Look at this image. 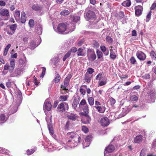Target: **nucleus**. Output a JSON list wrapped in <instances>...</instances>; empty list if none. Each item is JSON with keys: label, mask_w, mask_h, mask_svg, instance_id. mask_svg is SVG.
Instances as JSON below:
<instances>
[{"label": "nucleus", "mask_w": 156, "mask_h": 156, "mask_svg": "<svg viewBox=\"0 0 156 156\" xmlns=\"http://www.w3.org/2000/svg\"><path fill=\"white\" fill-rule=\"evenodd\" d=\"M72 77V75L71 74H69L66 78H65L63 86L62 85L61 87L63 89L66 90V87L69 84V82L70 79Z\"/></svg>", "instance_id": "10"}, {"label": "nucleus", "mask_w": 156, "mask_h": 156, "mask_svg": "<svg viewBox=\"0 0 156 156\" xmlns=\"http://www.w3.org/2000/svg\"><path fill=\"white\" fill-rule=\"evenodd\" d=\"M110 103L111 105H113L115 103V101L113 98H111L110 100Z\"/></svg>", "instance_id": "56"}, {"label": "nucleus", "mask_w": 156, "mask_h": 156, "mask_svg": "<svg viewBox=\"0 0 156 156\" xmlns=\"http://www.w3.org/2000/svg\"><path fill=\"white\" fill-rule=\"evenodd\" d=\"M97 53L98 58H100L103 56L102 53L100 51H97Z\"/></svg>", "instance_id": "49"}, {"label": "nucleus", "mask_w": 156, "mask_h": 156, "mask_svg": "<svg viewBox=\"0 0 156 156\" xmlns=\"http://www.w3.org/2000/svg\"><path fill=\"white\" fill-rule=\"evenodd\" d=\"M151 16V12H150L147 16V18L146 19V22H148L150 20Z\"/></svg>", "instance_id": "58"}, {"label": "nucleus", "mask_w": 156, "mask_h": 156, "mask_svg": "<svg viewBox=\"0 0 156 156\" xmlns=\"http://www.w3.org/2000/svg\"><path fill=\"white\" fill-rule=\"evenodd\" d=\"M78 104V102L76 100H74L73 103L72 107L73 108L75 109Z\"/></svg>", "instance_id": "46"}, {"label": "nucleus", "mask_w": 156, "mask_h": 156, "mask_svg": "<svg viewBox=\"0 0 156 156\" xmlns=\"http://www.w3.org/2000/svg\"><path fill=\"white\" fill-rule=\"evenodd\" d=\"M130 100L133 101H136L138 99V95H135L133 94H131L130 96Z\"/></svg>", "instance_id": "26"}, {"label": "nucleus", "mask_w": 156, "mask_h": 156, "mask_svg": "<svg viewBox=\"0 0 156 156\" xmlns=\"http://www.w3.org/2000/svg\"><path fill=\"white\" fill-rule=\"evenodd\" d=\"M42 69V73L40 76V77L43 78L46 72V68L45 67H43Z\"/></svg>", "instance_id": "51"}, {"label": "nucleus", "mask_w": 156, "mask_h": 156, "mask_svg": "<svg viewBox=\"0 0 156 156\" xmlns=\"http://www.w3.org/2000/svg\"><path fill=\"white\" fill-rule=\"evenodd\" d=\"M68 119L72 120H75L78 117V116L76 114H70L67 116Z\"/></svg>", "instance_id": "28"}, {"label": "nucleus", "mask_w": 156, "mask_h": 156, "mask_svg": "<svg viewBox=\"0 0 156 156\" xmlns=\"http://www.w3.org/2000/svg\"><path fill=\"white\" fill-rule=\"evenodd\" d=\"M69 14V12L66 9H64L63 10H62V11H61L60 12V14L61 15H68Z\"/></svg>", "instance_id": "41"}, {"label": "nucleus", "mask_w": 156, "mask_h": 156, "mask_svg": "<svg viewBox=\"0 0 156 156\" xmlns=\"http://www.w3.org/2000/svg\"><path fill=\"white\" fill-rule=\"evenodd\" d=\"M6 5L5 2L2 0H0V6H4Z\"/></svg>", "instance_id": "64"}, {"label": "nucleus", "mask_w": 156, "mask_h": 156, "mask_svg": "<svg viewBox=\"0 0 156 156\" xmlns=\"http://www.w3.org/2000/svg\"><path fill=\"white\" fill-rule=\"evenodd\" d=\"M81 114L83 115H84L85 117L83 118L82 119V122L84 124H87L90 123L91 119L88 114H84L83 112H81Z\"/></svg>", "instance_id": "14"}, {"label": "nucleus", "mask_w": 156, "mask_h": 156, "mask_svg": "<svg viewBox=\"0 0 156 156\" xmlns=\"http://www.w3.org/2000/svg\"><path fill=\"white\" fill-rule=\"evenodd\" d=\"M102 73H99L95 77V79L96 80H100L101 78H102Z\"/></svg>", "instance_id": "52"}, {"label": "nucleus", "mask_w": 156, "mask_h": 156, "mask_svg": "<svg viewBox=\"0 0 156 156\" xmlns=\"http://www.w3.org/2000/svg\"><path fill=\"white\" fill-rule=\"evenodd\" d=\"M0 15L2 16L6 17L5 18L3 19V20H8L9 19L8 16L9 15V10L6 9H3L1 10L0 11Z\"/></svg>", "instance_id": "7"}, {"label": "nucleus", "mask_w": 156, "mask_h": 156, "mask_svg": "<svg viewBox=\"0 0 156 156\" xmlns=\"http://www.w3.org/2000/svg\"><path fill=\"white\" fill-rule=\"evenodd\" d=\"M69 108L68 104L66 102L60 103L58 106L57 109L59 112H63Z\"/></svg>", "instance_id": "4"}, {"label": "nucleus", "mask_w": 156, "mask_h": 156, "mask_svg": "<svg viewBox=\"0 0 156 156\" xmlns=\"http://www.w3.org/2000/svg\"><path fill=\"white\" fill-rule=\"evenodd\" d=\"M83 49L82 48H79L77 51V54L78 56H84L85 53L83 51Z\"/></svg>", "instance_id": "29"}, {"label": "nucleus", "mask_w": 156, "mask_h": 156, "mask_svg": "<svg viewBox=\"0 0 156 156\" xmlns=\"http://www.w3.org/2000/svg\"><path fill=\"white\" fill-rule=\"evenodd\" d=\"M91 140V137L90 136H88L86 137L85 142L83 144V146L85 147H88L90 144V142Z\"/></svg>", "instance_id": "20"}, {"label": "nucleus", "mask_w": 156, "mask_h": 156, "mask_svg": "<svg viewBox=\"0 0 156 156\" xmlns=\"http://www.w3.org/2000/svg\"><path fill=\"white\" fill-rule=\"evenodd\" d=\"M56 74H57L56 76L55 77L54 79L55 82V83H58L60 80V76L57 73V72L56 73Z\"/></svg>", "instance_id": "43"}, {"label": "nucleus", "mask_w": 156, "mask_h": 156, "mask_svg": "<svg viewBox=\"0 0 156 156\" xmlns=\"http://www.w3.org/2000/svg\"><path fill=\"white\" fill-rule=\"evenodd\" d=\"M106 41L108 42L109 43H111L112 41V39L109 37H107L106 38Z\"/></svg>", "instance_id": "60"}, {"label": "nucleus", "mask_w": 156, "mask_h": 156, "mask_svg": "<svg viewBox=\"0 0 156 156\" xmlns=\"http://www.w3.org/2000/svg\"><path fill=\"white\" fill-rule=\"evenodd\" d=\"M35 151L33 149H31L30 150H28L27 151V155H29L35 152Z\"/></svg>", "instance_id": "54"}, {"label": "nucleus", "mask_w": 156, "mask_h": 156, "mask_svg": "<svg viewBox=\"0 0 156 156\" xmlns=\"http://www.w3.org/2000/svg\"><path fill=\"white\" fill-rule=\"evenodd\" d=\"M87 20H95L96 18V15L94 12L91 10L88 11L86 14Z\"/></svg>", "instance_id": "6"}, {"label": "nucleus", "mask_w": 156, "mask_h": 156, "mask_svg": "<svg viewBox=\"0 0 156 156\" xmlns=\"http://www.w3.org/2000/svg\"><path fill=\"white\" fill-rule=\"evenodd\" d=\"M11 83L10 80L9 79L8 80L7 82L6 83V87L8 88L11 87Z\"/></svg>", "instance_id": "55"}, {"label": "nucleus", "mask_w": 156, "mask_h": 156, "mask_svg": "<svg viewBox=\"0 0 156 156\" xmlns=\"http://www.w3.org/2000/svg\"><path fill=\"white\" fill-rule=\"evenodd\" d=\"M32 9L35 11H39L41 9V7L38 5H34L32 7Z\"/></svg>", "instance_id": "35"}, {"label": "nucleus", "mask_w": 156, "mask_h": 156, "mask_svg": "<svg viewBox=\"0 0 156 156\" xmlns=\"http://www.w3.org/2000/svg\"><path fill=\"white\" fill-rule=\"evenodd\" d=\"M142 77L144 79H148L150 78V75L148 73L142 76Z\"/></svg>", "instance_id": "57"}, {"label": "nucleus", "mask_w": 156, "mask_h": 156, "mask_svg": "<svg viewBox=\"0 0 156 156\" xmlns=\"http://www.w3.org/2000/svg\"><path fill=\"white\" fill-rule=\"evenodd\" d=\"M71 19L74 22H77L80 20V17L79 16H73L71 17Z\"/></svg>", "instance_id": "38"}, {"label": "nucleus", "mask_w": 156, "mask_h": 156, "mask_svg": "<svg viewBox=\"0 0 156 156\" xmlns=\"http://www.w3.org/2000/svg\"><path fill=\"white\" fill-rule=\"evenodd\" d=\"M87 105L86 100L84 99L82 100L79 104V106L81 107L82 106H84Z\"/></svg>", "instance_id": "45"}, {"label": "nucleus", "mask_w": 156, "mask_h": 156, "mask_svg": "<svg viewBox=\"0 0 156 156\" xmlns=\"http://www.w3.org/2000/svg\"><path fill=\"white\" fill-rule=\"evenodd\" d=\"M68 98V96L67 95L61 96L59 97V99L61 101H64L67 100Z\"/></svg>", "instance_id": "36"}, {"label": "nucleus", "mask_w": 156, "mask_h": 156, "mask_svg": "<svg viewBox=\"0 0 156 156\" xmlns=\"http://www.w3.org/2000/svg\"><path fill=\"white\" fill-rule=\"evenodd\" d=\"M80 91L82 94L84 95L85 94L86 91L84 89L81 87L80 89Z\"/></svg>", "instance_id": "61"}, {"label": "nucleus", "mask_w": 156, "mask_h": 156, "mask_svg": "<svg viewBox=\"0 0 156 156\" xmlns=\"http://www.w3.org/2000/svg\"><path fill=\"white\" fill-rule=\"evenodd\" d=\"M27 61L25 57H24L22 59H20L19 60V63L20 67H23V68L20 69V70L23 71L24 70V67H25L26 65Z\"/></svg>", "instance_id": "15"}, {"label": "nucleus", "mask_w": 156, "mask_h": 156, "mask_svg": "<svg viewBox=\"0 0 156 156\" xmlns=\"http://www.w3.org/2000/svg\"><path fill=\"white\" fill-rule=\"evenodd\" d=\"M10 30H8L7 33L9 35L13 34L17 28V25L16 24H13L9 26Z\"/></svg>", "instance_id": "12"}, {"label": "nucleus", "mask_w": 156, "mask_h": 156, "mask_svg": "<svg viewBox=\"0 0 156 156\" xmlns=\"http://www.w3.org/2000/svg\"><path fill=\"white\" fill-rule=\"evenodd\" d=\"M83 110L85 113L84 114H88L89 111V108L88 106V105H87L83 106L82 107Z\"/></svg>", "instance_id": "33"}, {"label": "nucleus", "mask_w": 156, "mask_h": 156, "mask_svg": "<svg viewBox=\"0 0 156 156\" xmlns=\"http://www.w3.org/2000/svg\"><path fill=\"white\" fill-rule=\"evenodd\" d=\"M40 44L39 43H37L36 41H32L30 43V46L31 49H34L37 46Z\"/></svg>", "instance_id": "27"}, {"label": "nucleus", "mask_w": 156, "mask_h": 156, "mask_svg": "<svg viewBox=\"0 0 156 156\" xmlns=\"http://www.w3.org/2000/svg\"><path fill=\"white\" fill-rule=\"evenodd\" d=\"M87 56L88 60L93 61L96 58V56L93 49H88L87 50Z\"/></svg>", "instance_id": "2"}, {"label": "nucleus", "mask_w": 156, "mask_h": 156, "mask_svg": "<svg viewBox=\"0 0 156 156\" xmlns=\"http://www.w3.org/2000/svg\"><path fill=\"white\" fill-rule=\"evenodd\" d=\"M29 24L30 27H33L34 25V21L32 19L30 20L29 22Z\"/></svg>", "instance_id": "47"}, {"label": "nucleus", "mask_w": 156, "mask_h": 156, "mask_svg": "<svg viewBox=\"0 0 156 156\" xmlns=\"http://www.w3.org/2000/svg\"><path fill=\"white\" fill-rule=\"evenodd\" d=\"M110 58L113 60L115 59L117 54L116 47H113L111 46V48L110 49Z\"/></svg>", "instance_id": "5"}, {"label": "nucleus", "mask_w": 156, "mask_h": 156, "mask_svg": "<svg viewBox=\"0 0 156 156\" xmlns=\"http://www.w3.org/2000/svg\"><path fill=\"white\" fill-rule=\"evenodd\" d=\"M82 130L85 133H87L88 132V128L85 126H82Z\"/></svg>", "instance_id": "48"}, {"label": "nucleus", "mask_w": 156, "mask_h": 156, "mask_svg": "<svg viewBox=\"0 0 156 156\" xmlns=\"http://www.w3.org/2000/svg\"><path fill=\"white\" fill-rule=\"evenodd\" d=\"M91 77L89 76L88 74L86 73L85 76V81L87 82V83H89L90 82V80H91Z\"/></svg>", "instance_id": "40"}, {"label": "nucleus", "mask_w": 156, "mask_h": 156, "mask_svg": "<svg viewBox=\"0 0 156 156\" xmlns=\"http://www.w3.org/2000/svg\"><path fill=\"white\" fill-rule=\"evenodd\" d=\"M14 16L17 22H20L21 21V17L20 16V12L19 10H16L15 11Z\"/></svg>", "instance_id": "21"}, {"label": "nucleus", "mask_w": 156, "mask_h": 156, "mask_svg": "<svg viewBox=\"0 0 156 156\" xmlns=\"http://www.w3.org/2000/svg\"><path fill=\"white\" fill-rule=\"evenodd\" d=\"M51 115L47 116L46 118V120L47 121L48 125V127L50 134L52 135L54 133L52 126L51 123Z\"/></svg>", "instance_id": "3"}, {"label": "nucleus", "mask_w": 156, "mask_h": 156, "mask_svg": "<svg viewBox=\"0 0 156 156\" xmlns=\"http://www.w3.org/2000/svg\"><path fill=\"white\" fill-rule=\"evenodd\" d=\"M69 51H70L71 53V52H75L77 51V49L75 47H73Z\"/></svg>", "instance_id": "59"}, {"label": "nucleus", "mask_w": 156, "mask_h": 156, "mask_svg": "<svg viewBox=\"0 0 156 156\" xmlns=\"http://www.w3.org/2000/svg\"><path fill=\"white\" fill-rule=\"evenodd\" d=\"M129 60L130 62V63L132 64H135V63L136 62V60L135 59V58L133 57H132Z\"/></svg>", "instance_id": "53"}, {"label": "nucleus", "mask_w": 156, "mask_h": 156, "mask_svg": "<svg viewBox=\"0 0 156 156\" xmlns=\"http://www.w3.org/2000/svg\"><path fill=\"white\" fill-rule=\"evenodd\" d=\"M135 13L137 16H140L142 13V7L141 6H138L135 7Z\"/></svg>", "instance_id": "19"}, {"label": "nucleus", "mask_w": 156, "mask_h": 156, "mask_svg": "<svg viewBox=\"0 0 156 156\" xmlns=\"http://www.w3.org/2000/svg\"><path fill=\"white\" fill-rule=\"evenodd\" d=\"M100 122L101 125L105 127L107 126L109 124V120L106 117L102 118L100 120Z\"/></svg>", "instance_id": "16"}, {"label": "nucleus", "mask_w": 156, "mask_h": 156, "mask_svg": "<svg viewBox=\"0 0 156 156\" xmlns=\"http://www.w3.org/2000/svg\"><path fill=\"white\" fill-rule=\"evenodd\" d=\"M107 83V78L106 77L103 78L102 80L99 83V85L100 86H102L105 85Z\"/></svg>", "instance_id": "34"}, {"label": "nucleus", "mask_w": 156, "mask_h": 156, "mask_svg": "<svg viewBox=\"0 0 156 156\" xmlns=\"http://www.w3.org/2000/svg\"><path fill=\"white\" fill-rule=\"evenodd\" d=\"M137 57L141 61H144L146 58V55L143 52L138 51L136 53Z\"/></svg>", "instance_id": "11"}, {"label": "nucleus", "mask_w": 156, "mask_h": 156, "mask_svg": "<svg viewBox=\"0 0 156 156\" xmlns=\"http://www.w3.org/2000/svg\"><path fill=\"white\" fill-rule=\"evenodd\" d=\"M94 72V69L91 68H88L87 72L86 73H88L89 74H91Z\"/></svg>", "instance_id": "50"}, {"label": "nucleus", "mask_w": 156, "mask_h": 156, "mask_svg": "<svg viewBox=\"0 0 156 156\" xmlns=\"http://www.w3.org/2000/svg\"><path fill=\"white\" fill-rule=\"evenodd\" d=\"M122 5L125 7H129L131 5L130 0H126L123 2L122 3Z\"/></svg>", "instance_id": "31"}, {"label": "nucleus", "mask_w": 156, "mask_h": 156, "mask_svg": "<svg viewBox=\"0 0 156 156\" xmlns=\"http://www.w3.org/2000/svg\"><path fill=\"white\" fill-rule=\"evenodd\" d=\"M42 27L41 25L39 24H37L35 28V31L39 35L41 34L42 32Z\"/></svg>", "instance_id": "25"}, {"label": "nucleus", "mask_w": 156, "mask_h": 156, "mask_svg": "<svg viewBox=\"0 0 156 156\" xmlns=\"http://www.w3.org/2000/svg\"><path fill=\"white\" fill-rule=\"evenodd\" d=\"M143 140V136L141 135L136 136L134 139V143L139 144Z\"/></svg>", "instance_id": "22"}, {"label": "nucleus", "mask_w": 156, "mask_h": 156, "mask_svg": "<svg viewBox=\"0 0 156 156\" xmlns=\"http://www.w3.org/2000/svg\"><path fill=\"white\" fill-rule=\"evenodd\" d=\"M150 55L151 58L156 60V54L153 51H151L150 53Z\"/></svg>", "instance_id": "44"}, {"label": "nucleus", "mask_w": 156, "mask_h": 156, "mask_svg": "<svg viewBox=\"0 0 156 156\" xmlns=\"http://www.w3.org/2000/svg\"><path fill=\"white\" fill-rule=\"evenodd\" d=\"M132 108V107L129 105V106L123 108V111L122 114H121V117H122L124 116L125 115L128 113Z\"/></svg>", "instance_id": "17"}, {"label": "nucleus", "mask_w": 156, "mask_h": 156, "mask_svg": "<svg viewBox=\"0 0 156 156\" xmlns=\"http://www.w3.org/2000/svg\"><path fill=\"white\" fill-rule=\"evenodd\" d=\"M66 34L70 33L74 30L75 28V25L73 23L69 24H66Z\"/></svg>", "instance_id": "8"}, {"label": "nucleus", "mask_w": 156, "mask_h": 156, "mask_svg": "<svg viewBox=\"0 0 156 156\" xmlns=\"http://www.w3.org/2000/svg\"><path fill=\"white\" fill-rule=\"evenodd\" d=\"M16 60L14 59H12L10 60V64L9 66V71L11 73L12 72L15 67V62Z\"/></svg>", "instance_id": "23"}, {"label": "nucleus", "mask_w": 156, "mask_h": 156, "mask_svg": "<svg viewBox=\"0 0 156 156\" xmlns=\"http://www.w3.org/2000/svg\"><path fill=\"white\" fill-rule=\"evenodd\" d=\"M95 108L100 113H103L105 111L106 108L104 106H95Z\"/></svg>", "instance_id": "24"}, {"label": "nucleus", "mask_w": 156, "mask_h": 156, "mask_svg": "<svg viewBox=\"0 0 156 156\" xmlns=\"http://www.w3.org/2000/svg\"><path fill=\"white\" fill-rule=\"evenodd\" d=\"M156 8V3H154L152 4L151 7L150 9L151 10L154 9Z\"/></svg>", "instance_id": "62"}, {"label": "nucleus", "mask_w": 156, "mask_h": 156, "mask_svg": "<svg viewBox=\"0 0 156 156\" xmlns=\"http://www.w3.org/2000/svg\"><path fill=\"white\" fill-rule=\"evenodd\" d=\"M66 24L63 23L59 24L57 27L58 32L59 33L66 34Z\"/></svg>", "instance_id": "9"}, {"label": "nucleus", "mask_w": 156, "mask_h": 156, "mask_svg": "<svg viewBox=\"0 0 156 156\" xmlns=\"http://www.w3.org/2000/svg\"><path fill=\"white\" fill-rule=\"evenodd\" d=\"M67 137L71 139L69 140L67 142L68 146L73 148L77 146L81 140V138L77 133L74 132H71L67 133Z\"/></svg>", "instance_id": "1"}, {"label": "nucleus", "mask_w": 156, "mask_h": 156, "mask_svg": "<svg viewBox=\"0 0 156 156\" xmlns=\"http://www.w3.org/2000/svg\"><path fill=\"white\" fill-rule=\"evenodd\" d=\"M115 150L114 146L112 145H110L105 148L104 152L105 156L107 152L111 153L112 152Z\"/></svg>", "instance_id": "18"}, {"label": "nucleus", "mask_w": 156, "mask_h": 156, "mask_svg": "<svg viewBox=\"0 0 156 156\" xmlns=\"http://www.w3.org/2000/svg\"><path fill=\"white\" fill-rule=\"evenodd\" d=\"M101 51L103 52L106 51L107 50V49L105 46L103 45L101 46Z\"/></svg>", "instance_id": "63"}, {"label": "nucleus", "mask_w": 156, "mask_h": 156, "mask_svg": "<svg viewBox=\"0 0 156 156\" xmlns=\"http://www.w3.org/2000/svg\"><path fill=\"white\" fill-rule=\"evenodd\" d=\"M71 54L70 51H69L63 57L62 59L63 61H65L67 58L69 57L70 55Z\"/></svg>", "instance_id": "42"}, {"label": "nucleus", "mask_w": 156, "mask_h": 156, "mask_svg": "<svg viewBox=\"0 0 156 156\" xmlns=\"http://www.w3.org/2000/svg\"><path fill=\"white\" fill-rule=\"evenodd\" d=\"M8 119V117H6L4 114H1L0 115V120L3 121L4 122H5Z\"/></svg>", "instance_id": "37"}, {"label": "nucleus", "mask_w": 156, "mask_h": 156, "mask_svg": "<svg viewBox=\"0 0 156 156\" xmlns=\"http://www.w3.org/2000/svg\"><path fill=\"white\" fill-rule=\"evenodd\" d=\"M52 105L51 102L46 100L45 101L44 104V110L45 112L46 111H50L51 109Z\"/></svg>", "instance_id": "13"}, {"label": "nucleus", "mask_w": 156, "mask_h": 156, "mask_svg": "<svg viewBox=\"0 0 156 156\" xmlns=\"http://www.w3.org/2000/svg\"><path fill=\"white\" fill-rule=\"evenodd\" d=\"M155 91L154 90H148L147 92L148 94L150 96L151 98H155Z\"/></svg>", "instance_id": "32"}, {"label": "nucleus", "mask_w": 156, "mask_h": 156, "mask_svg": "<svg viewBox=\"0 0 156 156\" xmlns=\"http://www.w3.org/2000/svg\"><path fill=\"white\" fill-rule=\"evenodd\" d=\"M26 18L25 13L23 12H21V16L20 22H21L22 23H24L26 22Z\"/></svg>", "instance_id": "30"}, {"label": "nucleus", "mask_w": 156, "mask_h": 156, "mask_svg": "<svg viewBox=\"0 0 156 156\" xmlns=\"http://www.w3.org/2000/svg\"><path fill=\"white\" fill-rule=\"evenodd\" d=\"M88 101L90 105H93L94 104V99L91 97L88 98Z\"/></svg>", "instance_id": "39"}]
</instances>
